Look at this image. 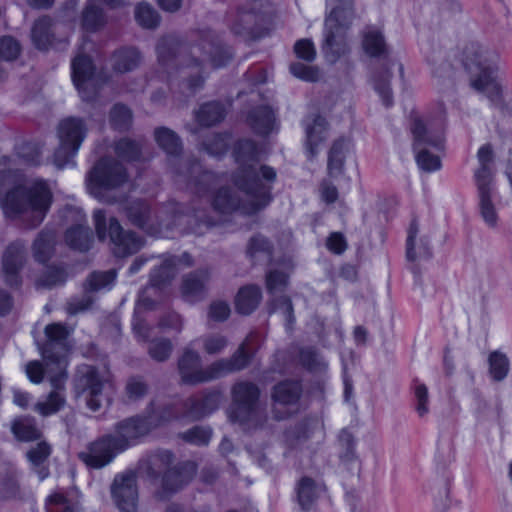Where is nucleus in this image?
I'll list each match as a JSON object with an SVG mask.
<instances>
[{
	"label": "nucleus",
	"instance_id": "obj_1",
	"mask_svg": "<svg viewBox=\"0 0 512 512\" xmlns=\"http://www.w3.org/2000/svg\"><path fill=\"white\" fill-rule=\"evenodd\" d=\"M21 173L11 167L8 156H0V207L5 215L26 220L29 228L40 225L53 200L48 183L35 179L18 184Z\"/></svg>",
	"mask_w": 512,
	"mask_h": 512
},
{
	"label": "nucleus",
	"instance_id": "obj_2",
	"mask_svg": "<svg viewBox=\"0 0 512 512\" xmlns=\"http://www.w3.org/2000/svg\"><path fill=\"white\" fill-rule=\"evenodd\" d=\"M178 176H183L188 188L205 204L211 203L216 211L221 213H232L239 211L242 214L252 215L265 208L272 200L264 202V199L242 191L247 196V201L241 200L238 193L230 187L220 188L212 201L209 193L215 185L216 177L213 172L204 170L198 161H187L184 170H177Z\"/></svg>",
	"mask_w": 512,
	"mask_h": 512
},
{
	"label": "nucleus",
	"instance_id": "obj_3",
	"mask_svg": "<svg viewBox=\"0 0 512 512\" xmlns=\"http://www.w3.org/2000/svg\"><path fill=\"white\" fill-rule=\"evenodd\" d=\"M462 63L473 77V86L485 92L501 112L512 114V91H504L497 81V55L485 50L478 42H470L463 49Z\"/></svg>",
	"mask_w": 512,
	"mask_h": 512
},
{
	"label": "nucleus",
	"instance_id": "obj_4",
	"mask_svg": "<svg viewBox=\"0 0 512 512\" xmlns=\"http://www.w3.org/2000/svg\"><path fill=\"white\" fill-rule=\"evenodd\" d=\"M233 156L238 168L232 180L238 190L264 199L263 203L272 200L277 173L271 166L259 165L260 151L257 144L250 139H240L234 145Z\"/></svg>",
	"mask_w": 512,
	"mask_h": 512
},
{
	"label": "nucleus",
	"instance_id": "obj_5",
	"mask_svg": "<svg viewBox=\"0 0 512 512\" xmlns=\"http://www.w3.org/2000/svg\"><path fill=\"white\" fill-rule=\"evenodd\" d=\"M260 396L259 386L249 380L238 381L231 388V417L246 432L270 431L268 415L260 403Z\"/></svg>",
	"mask_w": 512,
	"mask_h": 512
},
{
	"label": "nucleus",
	"instance_id": "obj_6",
	"mask_svg": "<svg viewBox=\"0 0 512 512\" xmlns=\"http://www.w3.org/2000/svg\"><path fill=\"white\" fill-rule=\"evenodd\" d=\"M73 385L76 396L82 397L92 412L99 411L111 402L110 393L114 386L108 371L93 365H80L74 375Z\"/></svg>",
	"mask_w": 512,
	"mask_h": 512
},
{
	"label": "nucleus",
	"instance_id": "obj_7",
	"mask_svg": "<svg viewBox=\"0 0 512 512\" xmlns=\"http://www.w3.org/2000/svg\"><path fill=\"white\" fill-rule=\"evenodd\" d=\"M337 4L325 18L322 51L334 63L348 51L345 32L355 18L354 0H336Z\"/></svg>",
	"mask_w": 512,
	"mask_h": 512
},
{
	"label": "nucleus",
	"instance_id": "obj_8",
	"mask_svg": "<svg viewBox=\"0 0 512 512\" xmlns=\"http://www.w3.org/2000/svg\"><path fill=\"white\" fill-rule=\"evenodd\" d=\"M46 342L40 348L50 384L55 388L63 387L67 379V336L66 327L59 323L49 324L45 328Z\"/></svg>",
	"mask_w": 512,
	"mask_h": 512
},
{
	"label": "nucleus",
	"instance_id": "obj_9",
	"mask_svg": "<svg viewBox=\"0 0 512 512\" xmlns=\"http://www.w3.org/2000/svg\"><path fill=\"white\" fill-rule=\"evenodd\" d=\"M181 44L176 37L167 36L161 38L156 46V53L159 65L168 73L171 74L172 70L181 67L195 66L199 68L201 63L195 57L186 62L184 56L180 52ZM204 77L197 69L196 74H190L187 79L181 83V92L185 96H193L196 92L201 90L204 85Z\"/></svg>",
	"mask_w": 512,
	"mask_h": 512
},
{
	"label": "nucleus",
	"instance_id": "obj_10",
	"mask_svg": "<svg viewBox=\"0 0 512 512\" xmlns=\"http://www.w3.org/2000/svg\"><path fill=\"white\" fill-rule=\"evenodd\" d=\"M90 193L100 201L114 203L115 197L106 192L122 186L128 180L126 168L111 157L101 158L92 168L88 176Z\"/></svg>",
	"mask_w": 512,
	"mask_h": 512
},
{
	"label": "nucleus",
	"instance_id": "obj_11",
	"mask_svg": "<svg viewBox=\"0 0 512 512\" xmlns=\"http://www.w3.org/2000/svg\"><path fill=\"white\" fill-rule=\"evenodd\" d=\"M88 132L86 122L78 117H67L58 125L59 147L54 153L55 165L62 169L73 163Z\"/></svg>",
	"mask_w": 512,
	"mask_h": 512
},
{
	"label": "nucleus",
	"instance_id": "obj_12",
	"mask_svg": "<svg viewBox=\"0 0 512 512\" xmlns=\"http://www.w3.org/2000/svg\"><path fill=\"white\" fill-rule=\"evenodd\" d=\"M111 497L122 512H136L138 504L137 475L132 470L115 475L110 486Z\"/></svg>",
	"mask_w": 512,
	"mask_h": 512
},
{
	"label": "nucleus",
	"instance_id": "obj_13",
	"mask_svg": "<svg viewBox=\"0 0 512 512\" xmlns=\"http://www.w3.org/2000/svg\"><path fill=\"white\" fill-rule=\"evenodd\" d=\"M300 381L283 380L272 387V411L277 420L287 418L296 409L302 396Z\"/></svg>",
	"mask_w": 512,
	"mask_h": 512
},
{
	"label": "nucleus",
	"instance_id": "obj_14",
	"mask_svg": "<svg viewBox=\"0 0 512 512\" xmlns=\"http://www.w3.org/2000/svg\"><path fill=\"white\" fill-rule=\"evenodd\" d=\"M113 434H105L88 444L79 458L90 468L101 469L110 464L122 449L116 445Z\"/></svg>",
	"mask_w": 512,
	"mask_h": 512
},
{
	"label": "nucleus",
	"instance_id": "obj_15",
	"mask_svg": "<svg viewBox=\"0 0 512 512\" xmlns=\"http://www.w3.org/2000/svg\"><path fill=\"white\" fill-rule=\"evenodd\" d=\"M260 0H247L238 3L235 10L227 15V24L231 32L239 36H249L260 21Z\"/></svg>",
	"mask_w": 512,
	"mask_h": 512
},
{
	"label": "nucleus",
	"instance_id": "obj_16",
	"mask_svg": "<svg viewBox=\"0 0 512 512\" xmlns=\"http://www.w3.org/2000/svg\"><path fill=\"white\" fill-rule=\"evenodd\" d=\"M152 430L153 425L146 416H132L115 424L113 436L116 439V445L125 451Z\"/></svg>",
	"mask_w": 512,
	"mask_h": 512
},
{
	"label": "nucleus",
	"instance_id": "obj_17",
	"mask_svg": "<svg viewBox=\"0 0 512 512\" xmlns=\"http://www.w3.org/2000/svg\"><path fill=\"white\" fill-rule=\"evenodd\" d=\"M71 76L73 83L84 101H92L97 94L93 84L95 66L92 59L79 53L71 63Z\"/></svg>",
	"mask_w": 512,
	"mask_h": 512
},
{
	"label": "nucleus",
	"instance_id": "obj_18",
	"mask_svg": "<svg viewBox=\"0 0 512 512\" xmlns=\"http://www.w3.org/2000/svg\"><path fill=\"white\" fill-rule=\"evenodd\" d=\"M178 370L185 384L195 385L215 380L214 372H210V365L201 368L200 354L189 346L184 349L178 360Z\"/></svg>",
	"mask_w": 512,
	"mask_h": 512
},
{
	"label": "nucleus",
	"instance_id": "obj_19",
	"mask_svg": "<svg viewBox=\"0 0 512 512\" xmlns=\"http://www.w3.org/2000/svg\"><path fill=\"white\" fill-rule=\"evenodd\" d=\"M108 236L111 249L116 257H126L138 252L143 246V239L135 232L124 230L116 218L109 219Z\"/></svg>",
	"mask_w": 512,
	"mask_h": 512
},
{
	"label": "nucleus",
	"instance_id": "obj_20",
	"mask_svg": "<svg viewBox=\"0 0 512 512\" xmlns=\"http://www.w3.org/2000/svg\"><path fill=\"white\" fill-rule=\"evenodd\" d=\"M222 394L218 390L206 391L201 397H190L184 400V416L192 420H200L214 411L220 405Z\"/></svg>",
	"mask_w": 512,
	"mask_h": 512
},
{
	"label": "nucleus",
	"instance_id": "obj_21",
	"mask_svg": "<svg viewBox=\"0 0 512 512\" xmlns=\"http://www.w3.org/2000/svg\"><path fill=\"white\" fill-rule=\"evenodd\" d=\"M413 135V150L428 149L429 147L440 150L443 148V130L427 125L419 117H414L411 123Z\"/></svg>",
	"mask_w": 512,
	"mask_h": 512
},
{
	"label": "nucleus",
	"instance_id": "obj_22",
	"mask_svg": "<svg viewBox=\"0 0 512 512\" xmlns=\"http://www.w3.org/2000/svg\"><path fill=\"white\" fill-rule=\"evenodd\" d=\"M211 273L208 268H200L182 277L181 293L189 302H197L205 298Z\"/></svg>",
	"mask_w": 512,
	"mask_h": 512
},
{
	"label": "nucleus",
	"instance_id": "obj_23",
	"mask_svg": "<svg viewBox=\"0 0 512 512\" xmlns=\"http://www.w3.org/2000/svg\"><path fill=\"white\" fill-rule=\"evenodd\" d=\"M25 261V246L21 241L10 244L4 252L2 265L5 275V282L11 287H18L21 284L19 272Z\"/></svg>",
	"mask_w": 512,
	"mask_h": 512
},
{
	"label": "nucleus",
	"instance_id": "obj_24",
	"mask_svg": "<svg viewBox=\"0 0 512 512\" xmlns=\"http://www.w3.org/2000/svg\"><path fill=\"white\" fill-rule=\"evenodd\" d=\"M125 213L130 223L150 235L159 232V225L150 205L143 200H133L126 204Z\"/></svg>",
	"mask_w": 512,
	"mask_h": 512
},
{
	"label": "nucleus",
	"instance_id": "obj_25",
	"mask_svg": "<svg viewBox=\"0 0 512 512\" xmlns=\"http://www.w3.org/2000/svg\"><path fill=\"white\" fill-rule=\"evenodd\" d=\"M253 355L248 351L247 342H243L229 358H222L210 364V372L214 378L219 379L228 374L245 369L251 362Z\"/></svg>",
	"mask_w": 512,
	"mask_h": 512
},
{
	"label": "nucleus",
	"instance_id": "obj_26",
	"mask_svg": "<svg viewBox=\"0 0 512 512\" xmlns=\"http://www.w3.org/2000/svg\"><path fill=\"white\" fill-rule=\"evenodd\" d=\"M198 52H201L203 55L201 62H210L214 68L225 66L233 56L232 49L222 43L218 38L202 40L198 45L192 48L193 55Z\"/></svg>",
	"mask_w": 512,
	"mask_h": 512
},
{
	"label": "nucleus",
	"instance_id": "obj_27",
	"mask_svg": "<svg viewBox=\"0 0 512 512\" xmlns=\"http://www.w3.org/2000/svg\"><path fill=\"white\" fill-rule=\"evenodd\" d=\"M303 125L307 157L313 159L318 153V146L327 138L328 123L323 116L311 114L303 120Z\"/></svg>",
	"mask_w": 512,
	"mask_h": 512
},
{
	"label": "nucleus",
	"instance_id": "obj_28",
	"mask_svg": "<svg viewBox=\"0 0 512 512\" xmlns=\"http://www.w3.org/2000/svg\"><path fill=\"white\" fill-rule=\"evenodd\" d=\"M195 473L196 465L193 462H184L167 469L162 479L163 497L182 489L193 479Z\"/></svg>",
	"mask_w": 512,
	"mask_h": 512
},
{
	"label": "nucleus",
	"instance_id": "obj_29",
	"mask_svg": "<svg viewBox=\"0 0 512 512\" xmlns=\"http://www.w3.org/2000/svg\"><path fill=\"white\" fill-rule=\"evenodd\" d=\"M52 453V447L46 441L38 442L30 447L26 452V458L30 469L43 481L50 475L49 457Z\"/></svg>",
	"mask_w": 512,
	"mask_h": 512
},
{
	"label": "nucleus",
	"instance_id": "obj_30",
	"mask_svg": "<svg viewBox=\"0 0 512 512\" xmlns=\"http://www.w3.org/2000/svg\"><path fill=\"white\" fill-rule=\"evenodd\" d=\"M418 232L419 226L417 220L413 219L410 223L406 239V258L411 262L422 259L426 260L432 256L430 242L426 237L420 238L419 242L416 244Z\"/></svg>",
	"mask_w": 512,
	"mask_h": 512
},
{
	"label": "nucleus",
	"instance_id": "obj_31",
	"mask_svg": "<svg viewBox=\"0 0 512 512\" xmlns=\"http://www.w3.org/2000/svg\"><path fill=\"white\" fill-rule=\"evenodd\" d=\"M183 402L184 400H169L157 405L152 404L151 412L146 417L151 421L153 429L180 416L185 417Z\"/></svg>",
	"mask_w": 512,
	"mask_h": 512
},
{
	"label": "nucleus",
	"instance_id": "obj_32",
	"mask_svg": "<svg viewBox=\"0 0 512 512\" xmlns=\"http://www.w3.org/2000/svg\"><path fill=\"white\" fill-rule=\"evenodd\" d=\"M262 292L259 286L250 284L239 289L235 297V308L239 314L250 315L259 305Z\"/></svg>",
	"mask_w": 512,
	"mask_h": 512
},
{
	"label": "nucleus",
	"instance_id": "obj_33",
	"mask_svg": "<svg viewBox=\"0 0 512 512\" xmlns=\"http://www.w3.org/2000/svg\"><path fill=\"white\" fill-rule=\"evenodd\" d=\"M248 122L253 131L259 135H268L273 131L276 118L269 106H258L248 116Z\"/></svg>",
	"mask_w": 512,
	"mask_h": 512
},
{
	"label": "nucleus",
	"instance_id": "obj_34",
	"mask_svg": "<svg viewBox=\"0 0 512 512\" xmlns=\"http://www.w3.org/2000/svg\"><path fill=\"white\" fill-rule=\"evenodd\" d=\"M296 501L302 511H309L318 499L321 488L310 477L301 478L296 487Z\"/></svg>",
	"mask_w": 512,
	"mask_h": 512
},
{
	"label": "nucleus",
	"instance_id": "obj_35",
	"mask_svg": "<svg viewBox=\"0 0 512 512\" xmlns=\"http://www.w3.org/2000/svg\"><path fill=\"white\" fill-rule=\"evenodd\" d=\"M65 241L70 248L86 252L91 248L93 233L86 224L78 223L67 229Z\"/></svg>",
	"mask_w": 512,
	"mask_h": 512
},
{
	"label": "nucleus",
	"instance_id": "obj_36",
	"mask_svg": "<svg viewBox=\"0 0 512 512\" xmlns=\"http://www.w3.org/2000/svg\"><path fill=\"white\" fill-rule=\"evenodd\" d=\"M141 54L134 47H123L112 55V67L119 73H127L136 69L141 63Z\"/></svg>",
	"mask_w": 512,
	"mask_h": 512
},
{
	"label": "nucleus",
	"instance_id": "obj_37",
	"mask_svg": "<svg viewBox=\"0 0 512 512\" xmlns=\"http://www.w3.org/2000/svg\"><path fill=\"white\" fill-rule=\"evenodd\" d=\"M31 37L39 50H47L53 43V20L49 16L37 19L32 27Z\"/></svg>",
	"mask_w": 512,
	"mask_h": 512
},
{
	"label": "nucleus",
	"instance_id": "obj_38",
	"mask_svg": "<svg viewBox=\"0 0 512 512\" xmlns=\"http://www.w3.org/2000/svg\"><path fill=\"white\" fill-rule=\"evenodd\" d=\"M479 197L480 213L485 223L491 227L497 224V212L492 202L493 183L476 184Z\"/></svg>",
	"mask_w": 512,
	"mask_h": 512
},
{
	"label": "nucleus",
	"instance_id": "obj_39",
	"mask_svg": "<svg viewBox=\"0 0 512 512\" xmlns=\"http://www.w3.org/2000/svg\"><path fill=\"white\" fill-rule=\"evenodd\" d=\"M56 233L54 230H42L33 243V255L37 262L46 263L54 253Z\"/></svg>",
	"mask_w": 512,
	"mask_h": 512
},
{
	"label": "nucleus",
	"instance_id": "obj_40",
	"mask_svg": "<svg viewBox=\"0 0 512 512\" xmlns=\"http://www.w3.org/2000/svg\"><path fill=\"white\" fill-rule=\"evenodd\" d=\"M347 151V142L340 138L333 142L329 153L327 171L332 178H337L344 172L345 158Z\"/></svg>",
	"mask_w": 512,
	"mask_h": 512
},
{
	"label": "nucleus",
	"instance_id": "obj_41",
	"mask_svg": "<svg viewBox=\"0 0 512 512\" xmlns=\"http://www.w3.org/2000/svg\"><path fill=\"white\" fill-rule=\"evenodd\" d=\"M155 140L159 147L163 149L171 158L180 156L182 152V143L179 136L169 128L159 127L154 132Z\"/></svg>",
	"mask_w": 512,
	"mask_h": 512
},
{
	"label": "nucleus",
	"instance_id": "obj_42",
	"mask_svg": "<svg viewBox=\"0 0 512 512\" xmlns=\"http://www.w3.org/2000/svg\"><path fill=\"white\" fill-rule=\"evenodd\" d=\"M479 168L475 171L476 184L493 183V175L490 164L493 161V150L490 144L481 146L477 152Z\"/></svg>",
	"mask_w": 512,
	"mask_h": 512
},
{
	"label": "nucleus",
	"instance_id": "obj_43",
	"mask_svg": "<svg viewBox=\"0 0 512 512\" xmlns=\"http://www.w3.org/2000/svg\"><path fill=\"white\" fill-rule=\"evenodd\" d=\"M226 114L225 106L218 101L203 104L196 114V119L202 126H213L221 122Z\"/></svg>",
	"mask_w": 512,
	"mask_h": 512
},
{
	"label": "nucleus",
	"instance_id": "obj_44",
	"mask_svg": "<svg viewBox=\"0 0 512 512\" xmlns=\"http://www.w3.org/2000/svg\"><path fill=\"white\" fill-rule=\"evenodd\" d=\"M391 78L392 74L389 71L388 64H384L381 70L377 71L373 77L374 89L386 107L393 105V94L390 87Z\"/></svg>",
	"mask_w": 512,
	"mask_h": 512
},
{
	"label": "nucleus",
	"instance_id": "obj_45",
	"mask_svg": "<svg viewBox=\"0 0 512 512\" xmlns=\"http://www.w3.org/2000/svg\"><path fill=\"white\" fill-rule=\"evenodd\" d=\"M105 24L103 9L95 0H89L82 13V26L86 31L95 32Z\"/></svg>",
	"mask_w": 512,
	"mask_h": 512
},
{
	"label": "nucleus",
	"instance_id": "obj_46",
	"mask_svg": "<svg viewBox=\"0 0 512 512\" xmlns=\"http://www.w3.org/2000/svg\"><path fill=\"white\" fill-rule=\"evenodd\" d=\"M192 215L189 216V232L195 234H203L204 229H208L215 225L213 219L208 215L206 207L197 206L193 203L191 207Z\"/></svg>",
	"mask_w": 512,
	"mask_h": 512
},
{
	"label": "nucleus",
	"instance_id": "obj_47",
	"mask_svg": "<svg viewBox=\"0 0 512 512\" xmlns=\"http://www.w3.org/2000/svg\"><path fill=\"white\" fill-rule=\"evenodd\" d=\"M116 155L125 161H137L140 159L142 143L127 137L121 138L114 143Z\"/></svg>",
	"mask_w": 512,
	"mask_h": 512
},
{
	"label": "nucleus",
	"instance_id": "obj_48",
	"mask_svg": "<svg viewBox=\"0 0 512 512\" xmlns=\"http://www.w3.org/2000/svg\"><path fill=\"white\" fill-rule=\"evenodd\" d=\"M12 431L17 439L21 441H33L41 437V430L34 418L25 417L15 421Z\"/></svg>",
	"mask_w": 512,
	"mask_h": 512
},
{
	"label": "nucleus",
	"instance_id": "obj_49",
	"mask_svg": "<svg viewBox=\"0 0 512 512\" xmlns=\"http://www.w3.org/2000/svg\"><path fill=\"white\" fill-rule=\"evenodd\" d=\"M363 47L371 57H381L386 54V44L382 33L376 29H368L364 33Z\"/></svg>",
	"mask_w": 512,
	"mask_h": 512
},
{
	"label": "nucleus",
	"instance_id": "obj_50",
	"mask_svg": "<svg viewBox=\"0 0 512 512\" xmlns=\"http://www.w3.org/2000/svg\"><path fill=\"white\" fill-rule=\"evenodd\" d=\"M175 257L163 260L160 266L154 268L150 274V283L153 287H160L170 282L175 275Z\"/></svg>",
	"mask_w": 512,
	"mask_h": 512
},
{
	"label": "nucleus",
	"instance_id": "obj_51",
	"mask_svg": "<svg viewBox=\"0 0 512 512\" xmlns=\"http://www.w3.org/2000/svg\"><path fill=\"white\" fill-rule=\"evenodd\" d=\"M51 386L53 387V391L50 392L47 399L35 405V410L43 416L58 412L65 404L64 395L61 393L64 387L55 388L52 384ZM63 386H65V383Z\"/></svg>",
	"mask_w": 512,
	"mask_h": 512
},
{
	"label": "nucleus",
	"instance_id": "obj_52",
	"mask_svg": "<svg viewBox=\"0 0 512 512\" xmlns=\"http://www.w3.org/2000/svg\"><path fill=\"white\" fill-rule=\"evenodd\" d=\"M489 375L492 380L500 382L508 375L510 363L507 356L501 352L495 351L489 355Z\"/></svg>",
	"mask_w": 512,
	"mask_h": 512
},
{
	"label": "nucleus",
	"instance_id": "obj_53",
	"mask_svg": "<svg viewBox=\"0 0 512 512\" xmlns=\"http://www.w3.org/2000/svg\"><path fill=\"white\" fill-rule=\"evenodd\" d=\"M110 124L113 129L127 131L132 125V112L123 104H115L110 111Z\"/></svg>",
	"mask_w": 512,
	"mask_h": 512
},
{
	"label": "nucleus",
	"instance_id": "obj_54",
	"mask_svg": "<svg viewBox=\"0 0 512 512\" xmlns=\"http://www.w3.org/2000/svg\"><path fill=\"white\" fill-rule=\"evenodd\" d=\"M299 361L304 368L312 372L322 371L327 366L322 356L313 347L301 348Z\"/></svg>",
	"mask_w": 512,
	"mask_h": 512
},
{
	"label": "nucleus",
	"instance_id": "obj_55",
	"mask_svg": "<svg viewBox=\"0 0 512 512\" xmlns=\"http://www.w3.org/2000/svg\"><path fill=\"white\" fill-rule=\"evenodd\" d=\"M135 19L140 26L147 29H154L160 23L158 12L146 3H140L135 8Z\"/></svg>",
	"mask_w": 512,
	"mask_h": 512
},
{
	"label": "nucleus",
	"instance_id": "obj_56",
	"mask_svg": "<svg viewBox=\"0 0 512 512\" xmlns=\"http://www.w3.org/2000/svg\"><path fill=\"white\" fill-rule=\"evenodd\" d=\"M47 512H78V504L69 500L64 494L56 492L46 500Z\"/></svg>",
	"mask_w": 512,
	"mask_h": 512
},
{
	"label": "nucleus",
	"instance_id": "obj_57",
	"mask_svg": "<svg viewBox=\"0 0 512 512\" xmlns=\"http://www.w3.org/2000/svg\"><path fill=\"white\" fill-rule=\"evenodd\" d=\"M172 350V342L167 338L152 340L148 346V354L157 362H164L168 360Z\"/></svg>",
	"mask_w": 512,
	"mask_h": 512
},
{
	"label": "nucleus",
	"instance_id": "obj_58",
	"mask_svg": "<svg viewBox=\"0 0 512 512\" xmlns=\"http://www.w3.org/2000/svg\"><path fill=\"white\" fill-rule=\"evenodd\" d=\"M204 351L209 355L222 353L228 345L226 336L219 333H210L200 337Z\"/></svg>",
	"mask_w": 512,
	"mask_h": 512
},
{
	"label": "nucleus",
	"instance_id": "obj_59",
	"mask_svg": "<svg viewBox=\"0 0 512 512\" xmlns=\"http://www.w3.org/2000/svg\"><path fill=\"white\" fill-rule=\"evenodd\" d=\"M116 279L114 270L93 272L87 278V289L89 291H98L104 288H110Z\"/></svg>",
	"mask_w": 512,
	"mask_h": 512
},
{
	"label": "nucleus",
	"instance_id": "obj_60",
	"mask_svg": "<svg viewBox=\"0 0 512 512\" xmlns=\"http://www.w3.org/2000/svg\"><path fill=\"white\" fill-rule=\"evenodd\" d=\"M173 459L174 456L170 451L161 450L156 452L149 458L148 474L151 477L157 478L162 469L172 464Z\"/></svg>",
	"mask_w": 512,
	"mask_h": 512
},
{
	"label": "nucleus",
	"instance_id": "obj_61",
	"mask_svg": "<svg viewBox=\"0 0 512 512\" xmlns=\"http://www.w3.org/2000/svg\"><path fill=\"white\" fill-rule=\"evenodd\" d=\"M413 395L415 401V410L420 417L429 413V393L425 384L418 380L413 384Z\"/></svg>",
	"mask_w": 512,
	"mask_h": 512
},
{
	"label": "nucleus",
	"instance_id": "obj_62",
	"mask_svg": "<svg viewBox=\"0 0 512 512\" xmlns=\"http://www.w3.org/2000/svg\"><path fill=\"white\" fill-rule=\"evenodd\" d=\"M202 147L209 155L220 157L228 150V139L222 134H213L203 141Z\"/></svg>",
	"mask_w": 512,
	"mask_h": 512
},
{
	"label": "nucleus",
	"instance_id": "obj_63",
	"mask_svg": "<svg viewBox=\"0 0 512 512\" xmlns=\"http://www.w3.org/2000/svg\"><path fill=\"white\" fill-rule=\"evenodd\" d=\"M66 281V272L60 267H49L38 279L37 285L44 288H52Z\"/></svg>",
	"mask_w": 512,
	"mask_h": 512
},
{
	"label": "nucleus",
	"instance_id": "obj_64",
	"mask_svg": "<svg viewBox=\"0 0 512 512\" xmlns=\"http://www.w3.org/2000/svg\"><path fill=\"white\" fill-rule=\"evenodd\" d=\"M41 153V147L36 142H24L17 148L18 156L29 165H39Z\"/></svg>",
	"mask_w": 512,
	"mask_h": 512
}]
</instances>
